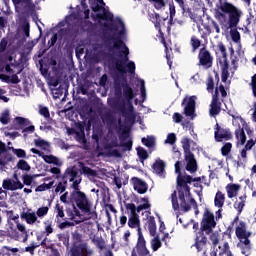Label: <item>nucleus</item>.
Segmentation results:
<instances>
[{"mask_svg": "<svg viewBox=\"0 0 256 256\" xmlns=\"http://www.w3.org/2000/svg\"><path fill=\"white\" fill-rule=\"evenodd\" d=\"M5 69L10 75H15L16 73H21V68L17 64H8V65H6Z\"/></svg>", "mask_w": 256, "mask_h": 256, "instance_id": "58836bf2", "label": "nucleus"}, {"mask_svg": "<svg viewBox=\"0 0 256 256\" xmlns=\"http://www.w3.org/2000/svg\"><path fill=\"white\" fill-rule=\"evenodd\" d=\"M143 220L146 221L145 226L148 229L151 237H155V233H157V224L155 223V218L151 216V212L145 211L143 212Z\"/></svg>", "mask_w": 256, "mask_h": 256, "instance_id": "2eb2a0df", "label": "nucleus"}, {"mask_svg": "<svg viewBox=\"0 0 256 256\" xmlns=\"http://www.w3.org/2000/svg\"><path fill=\"white\" fill-rule=\"evenodd\" d=\"M225 191L227 193L228 199H233V197H237V195H239L241 186L239 184L229 183L226 185Z\"/></svg>", "mask_w": 256, "mask_h": 256, "instance_id": "6ab92c4d", "label": "nucleus"}, {"mask_svg": "<svg viewBox=\"0 0 256 256\" xmlns=\"http://www.w3.org/2000/svg\"><path fill=\"white\" fill-rule=\"evenodd\" d=\"M169 13H170V23H173V19L175 18V14L177 11L175 10V3H169Z\"/></svg>", "mask_w": 256, "mask_h": 256, "instance_id": "3c124183", "label": "nucleus"}, {"mask_svg": "<svg viewBox=\"0 0 256 256\" xmlns=\"http://www.w3.org/2000/svg\"><path fill=\"white\" fill-rule=\"evenodd\" d=\"M47 213H49V207L44 206L37 210L36 215H37V217L41 218V217H45V215H47Z\"/></svg>", "mask_w": 256, "mask_h": 256, "instance_id": "5fc2aeb1", "label": "nucleus"}, {"mask_svg": "<svg viewBox=\"0 0 256 256\" xmlns=\"http://www.w3.org/2000/svg\"><path fill=\"white\" fill-rule=\"evenodd\" d=\"M191 45L193 47V51H196V49H199V47H201V41L198 40L197 37L192 36V38H191Z\"/></svg>", "mask_w": 256, "mask_h": 256, "instance_id": "6e6d98bb", "label": "nucleus"}, {"mask_svg": "<svg viewBox=\"0 0 256 256\" xmlns=\"http://www.w3.org/2000/svg\"><path fill=\"white\" fill-rule=\"evenodd\" d=\"M92 19L104 31H110L116 38L112 39V55L117 71L135 73V62H129V48L123 43L127 37V29L121 18H113V14L105 9L103 0H89Z\"/></svg>", "mask_w": 256, "mask_h": 256, "instance_id": "f257e3e1", "label": "nucleus"}, {"mask_svg": "<svg viewBox=\"0 0 256 256\" xmlns=\"http://www.w3.org/2000/svg\"><path fill=\"white\" fill-rule=\"evenodd\" d=\"M159 19H160L159 14L153 12L152 13V23H154L156 29H159Z\"/></svg>", "mask_w": 256, "mask_h": 256, "instance_id": "680f3d73", "label": "nucleus"}, {"mask_svg": "<svg viewBox=\"0 0 256 256\" xmlns=\"http://www.w3.org/2000/svg\"><path fill=\"white\" fill-rule=\"evenodd\" d=\"M195 101H197V96H186L182 102L186 117H191V119L195 117Z\"/></svg>", "mask_w": 256, "mask_h": 256, "instance_id": "ddd939ff", "label": "nucleus"}, {"mask_svg": "<svg viewBox=\"0 0 256 256\" xmlns=\"http://www.w3.org/2000/svg\"><path fill=\"white\" fill-rule=\"evenodd\" d=\"M153 171L159 177H165V162L163 160H156L153 164Z\"/></svg>", "mask_w": 256, "mask_h": 256, "instance_id": "393cba45", "label": "nucleus"}, {"mask_svg": "<svg viewBox=\"0 0 256 256\" xmlns=\"http://www.w3.org/2000/svg\"><path fill=\"white\" fill-rule=\"evenodd\" d=\"M232 147H233V145L231 144V143H226L223 147H222V149H221V151H222V155L225 157V156H227V155H229V153H231V149H232Z\"/></svg>", "mask_w": 256, "mask_h": 256, "instance_id": "864d4df0", "label": "nucleus"}, {"mask_svg": "<svg viewBox=\"0 0 256 256\" xmlns=\"http://www.w3.org/2000/svg\"><path fill=\"white\" fill-rule=\"evenodd\" d=\"M132 185L134 189L139 193L140 195H143L147 193V183L145 181L139 179V178H133L132 179Z\"/></svg>", "mask_w": 256, "mask_h": 256, "instance_id": "aec40b11", "label": "nucleus"}, {"mask_svg": "<svg viewBox=\"0 0 256 256\" xmlns=\"http://www.w3.org/2000/svg\"><path fill=\"white\" fill-rule=\"evenodd\" d=\"M176 142H177V135H175V133H169L167 135L165 143L169 145H175Z\"/></svg>", "mask_w": 256, "mask_h": 256, "instance_id": "09e8293b", "label": "nucleus"}, {"mask_svg": "<svg viewBox=\"0 0 256 256\" xmlns=\"http://www.w3.org/2000/svg\"><path fill=\"white\" fill-rule=\"evenodd\" d=\"M150 245L153 251H157L158 249H161V240L159 239V237H154L153 239H151Z\"/></svg>", "mask_w": 256, "mask_h": 256, "instance_id": "c03bdc74", "label": "nucleus"}, {"mask_svg": "<svg viewBox=\"0 0 256 256\" xmlns=\"http://www.w3.org/2000/svg\"><path fill=\"white\" fill-rule=\"evenodd\" d=\"M198 31L203 38H205V37L211 35V33H213L211 25H204L203 28H201V26H198Z\"/></svg>", "mask_w": 256, "mask_h": 256, "instance_id": "4c0bfd02", "label": "nucleus"}, {"mask_svg": "<svg viewBox=\"0 0 256 256\" xmlns=\"http://www.w3.org/2000/svg\"><path fill=\"white\" fill-rule=\"evenodd\" d=\"M236 235L238 239L241 241H245L251 235V233L247 232V228L245 227V222H239V225L236 227Z\"/></svg>", "mask_w": 256, "mask_h": 256, "instance_id": "4be33fe9", "label": "nucleus"}, {"mask_svg": "<svg viewBox=\"0 0 256 256\" xmlns=\"http://www.w3.org/2000/svg\"><path fill=\"white\" fill-rule=\"evenodd\" d=\"M220 67L222 71V81L225 83L229 78V64L227 63V60L220 61Z\"/></svg>", "mask_w": 256, "mask_h": 256, "instance_id": "72a5a7b5", "label": "nucleus"}, {"mask_svg": "<svg viewBox=\"0 0 256 256\" xmlns=\"http://www.w3.org/2000/svg\"><path fill=\"white\" fill-rule=\"evenodd\" d=\"M140 92L142 97V102L147 99V92L145 90V80H140Z\"/></svg>", "mask_w": 256, "mask_h": 256, "instance_id": "603ef678", "label": "nucleus"}, {"mask_svg": "<svg viewBox=\"0 0 256 256\" xmlns=\"http://www.w3.org/2000/svg\"><path fill=\"white\" fill-rule=\"evenodd\" d=\"M127 211H130L129 217H128V227L130 229H137L139 232V229H141V220H139V212H137V206L133 203L126 204Z\"/></svg>", "mask_w": 256, "mask_h": 256, "instance_id": "9b49d317", "label": "nucleus"}, {"mask_svg": "<svg viewBox=\"0 0 256 256\" xmlns=\"http://www.w3.org/2000/svg\"><path fill=\"white\" fill-rule=\"evenodd\" d=\"M35 132V126L30 125L26 128H24L23 133H24V137H27V135H29V133H34Z\"/></svg>", "mask_w": 256, "mask_h": 256, "instance_id": "69168bd1", "label": "nucleus"}, {"mask_svg": "<svg viewBox=\"0 0 256 256\" xmlns=\"http://www.w3.org/2000/svg\"><path fill=\"white\" fill-rule=\"evenodd\" d=\"M210 28H212V33H221V29L219 28V24H217V22L212 21L210 23Z\"/></svg>", "mask_w": 256, "mask_h": 256, "instance_id": "0e129e2a", "label": "nucleus"}, {"mask_svg": "<svg viewBox=\"0 0 256 256\" xmlns=\"http://www.w3.org/2000/svg\"><path fill=\"white\" fill-rule=\"evenodd\" d=\"M231 38L234 41V43H239V41L241 39V35L239 34V32L237 30H232Z\"/></svg>", "mask_w": 256, "mask_h": 256, "instance_id": "bf43d9fd", "label": "nucleus"}, {"mask_svg": "<svg viewBox=\"0 0 256 256\" xmlns=\"http://www.w3.org/2000/svg\"><path fill=\"white\" fill-rule=\"evenodd\" d=\"M217 227V222L215 221V215L209 211L205 210L201 222V229L202 231H205L207 234L211 233L213 229Z\"/></svg>", "mask_w": 256, "mask_h": 256, "instance_id": "f8f14e48", "label": "nucleus"}, {"mask_svg": "<svg viewBox=\"0 0 256 256\" xmlns=\"http://www.w3.org/2000/svg\"><path fill=\"white\" fill-rule=\"evenodd\" d=\"M2 187L7 191H17L18 189H23V183L19 180H4Z\"/></svg>", "mask_w": 256, "mask_h": 256, "instance_id": "a211bd4d", "label": "nucleus"}, {"mask_svg": "<svg viewBox=\"0 0 256 256\" xmlns=\"http://www.w3.org/2000/svg\"><path fill=\"white\" fill-rule=\"evenodd\" d=\"M17 226L11 221L8 222V235L11 237V239H14V241H21V243H27L29 239V232L27 231V227H25V224H22L20 222H16Z\"/></svg>", "mask_w": 256, "mask_h": 256, "instance_id": "0eeeda50", "label": "nucleus"}, {"mask_svg": "<svg viewBox=\"0 0 256 256\" xmlns=\"http://www.w3.org/2000/svg\"><path fill=\"white\" fill-rule=\"evenodd\" d=\"M60 201L65 205L69 204V193L66 192L60 196Z\"/></svg>", "mask_w": 256, "mask_h": 256, "instance_id": "338daca9", "label": "nucleus"}, {"mask_svg": "<svg viewBox=\"0 0 256 256\" xmlns=\"http://www.w3.org/2000/svg\"><path fill=\"white\" fill-rule=\"evenodd\" d=\"M40 245H42L43 247H47V239H44L41 243L32 242L28 247L25 248V251L33 255L35 253V249H37V247H40Z\"/></svg>", "mask_w": 256, "mask_h": 256, "instance_id": "473e14b6", "label": "nucleus"}, {"mask_svg": "<svg viewBox=\"0 0 256 256\" xmlns=\"http://www.w3.org/2000/svg\"><path fill=\"white\" fill-rule=\"evenodd\" d=\"M39 113H40V115H42V117H45V119H49V117H50L49 108H47V107L40 106Z\"/></svg>", "mask_w": 256, "mask_h": 256, "instance_id": "13d9d810", "label": "nucleus"}, {"mask_svg": "<svg viewBox=\"0 0 256 256\" xmlns=\"http://www.w3.org/2000/svg\"><path fill=\"white\" fill-rule=\"evenodd\" d=\"M205 245H207V237H205L203 234H199L195 243L197 251H203L205 249Z\"/></svg>", "mask_w": 256, "mask_h": 256, "instance_id": "c85d7f7f", "label": "nucleus"}, {"mask_svg": "<svg viewBox=\"0 0 256 256\" xmlns=\"http://www.w3.org/2000/svg\"><path fill=\"white\" fill-rule=\"evenodd\" d=\"M136 93L133 92V88H131L129 85L123 86V97L128 105H131V101H133Z\"/></svg>", "mask_w": 256, "mask_h": 256, "instance_id": "b1692460", "label": "nucleus"}, {"mask_svg": "<svg viewBox=\"0 0 256 256\" xmlns=\"http://www.w3.org/2000/svg\"><path fill=\"white\" fill-rule=\"evenodd\" d=\"M137 155L141 159V161H145L147 157H149V154H147V151L144 148H137Z\"/></svg>", "mask_w": 256, "mask_h": 256, "instance_id": "8fccbe9b", "label": "nucleus"}, {"mask_svg": "<svg viewBox=\"0 0 256 256\" xmlns=\"http://www.w3.org/2000/svg\"><path fill=\"white\" fill-rule=\"evenodd\" d=\"M54 213H56V219L57 221H61V219H63V217H65V210L63 205L57 203L55 205V209H54Z\"/></svg>", "mask_w": 256, "mask_h": 256, "instance_id": "c9c22d12", "label": "nucleus"}, {"mask_svg": "<svg viewBox=\"0 0 256 256\" xmlns=\"http://www.w3.org/2000/svg\"><path fill=\"white\" fill-rule=\"evenodd\" d=\"M152 2V5L156 11H165V7H167V2L169 0H149Z\"/></svg>", "mask_w": 256, "mask_h": 256, "instance_id": "f704fd0d", "label": "nucleus"}, {"mask_svg": "<svg viewBox=\"0 0 256 256\" xmlns=\"http://www.w3.org/2000/svg\"><path fill=\"white\" fill-rule=\"evenodd\" d=\"M243 17V11L227 0H219L216 5L215 18L224 29L237 27Z\"/></svg>", "mask_w": 256, "mask_h": 256, "instance_id": "20e7f679", "label": "nucleus"}, {"mask_svg": "<svg viewBox=\"0 0 256 256\" xmlns=\"http://www.w3.org/2000/svg\"><path fill=\"white\" fill-rule=\"evenodd\" d=\"M65 177L69 179L70 183H72L71 187L74 189L70 194V203L76 205L86 219H96L97 211L95 210V205L89 200L87 194L79 189L82 181L81 175H79L77 170L68 168Z\"/></svg>", "mask_w": 256, "mask_h": 256, "instance_id": "f03ea898", "label": "nucleus"}, {"mask_svg": "<svg viewBox=\"0 0 256 256\" xmlns=\"http://www.w3.org/2000/svg\"><path fill=\"white\" fill-rule=\"evenodd\" d=\"M138 206L136 207V212L141 213V211L146 209H151V203L149 202V198H140L138 201Z\"/></svg>", "mask_w": 256, "mask_h": 256, "instance_id": "bb28decb", "label": "nucleus"}, {"mask_svg": "<svg viewBox=\"0 0 256 256\" xmlns=\"http://www.w3.org/2000/svg\"><path fill=\"white\" fill-rule=\"evenodd\" d=\"M214 135L216 141L218 142L229 141V139H231V132H229V130L219 127V124H216Z\"/></svg>", "mask_w": 256, "mask_h": 256, "instance_id": "f3484780", "label": "nucleus"}, {"mask_svg": "<svg viewBox=\"0 0 256 256\" xmlns=\"http://www.w3.org/2000/svg\"><path fill=\"white\" fill-rule=\"evenodd\" d=\"M9 116H10V112L9 110H4L1 115H0V122L3 123V125H7V123H9Z\"/></svg>", "mask_w": 256, "mask_h": 256, "instance_id": "de8ad7c7", "label": "nucleus"}, {"mask_svg": "<svg viewBox=\"0 0 256 256\" xmlns=\"http://www.w3.org/2000/svg\"><path fill=\"white\" fill-rule=\"evenodd\" d=\"M86 51V55L88 57H91L95 63H99L101 59H103V51H101V48L99 45H93V44H86L83 48L78 47L76 48V54L77 55H83V53Z\"/></svg>", "mask_w": 256, "mask_h": 256, "instance_id": "1a4fd4ad", "label": "nucleus"}, {"mask_svg": "<svg viewBox=\"0 0 256 256\" xmlns=\"http://www.w3.org/2000/svg\"><path fill=\"white\" fill-rule=\"evenodd\" d=\"M181 143L185 153L186 171L195 173L197 171V160H195V156L191 153V147L195 145V142L188 137H184Z\"/></svg>", "mask_w": 256, "mask_h": 256, "instance_id": "423d86ee", "label": "nucleus"}, {"mask_svg": "<svg viewBox=\"0 0 256 256\" xmlns=\"http://www.w3.org/2000/svg\"><path fill=\"white\" fill-rule=\"evenodd\" d=\"M218 49L222 55L221 61H227V52H226L225 46L223 44H219Z\"/></svg>", "mask_w": 256, "mask_h": 256, "instance_id": "052dcab7", "label": "nucleus"}, {"mask_svg": "<svg viewBox=\"0 0 256 256\" xmlns=\"http://www.w3.org/2000/svg\"><path fill=\"white\" fill-rule=\"evenodd\" d=\"M12 150H13V153L15 155H17L18 157H22V158L27 157V154L25 153V150H23V149L12 148Z\"/></svg>", "mask_w": 256, "mask_h": 256, "instance_id": "e2e57ef3", "label": "nucleus"}, {"mask_svg": "<svg viewBox=\"0 0 256 256\" xmlns=\"http://www.w3.org/2000/svg\"><path fill=\"white\" fill-rule=\"evenodd\" d=\"M65 184H63V183H59L57 186H56V189H55V191H56V193H65Z\"/></svg>", "mask_w": 256, "mask_h": 256, "instance_id": "774afa93", "label": "nucleus"}, {"mask_svg": "<svg viewBox=\"0 0 256 256\" xmlns=\"http://www.w3.org/2000/svg\"><path fill=\"white\" fill-rule=\"evenodd\" d=\"M37 177V175H23L22 176V181L24 183V185L30 186L32 183H35V178Z\"/></svg>", "mask_w": 256, "mask_h": 256, "instance_id": "79ce46f5", "label": "nucleus"}, {"mask_svg": "<svg viewBox=\"0 0 256 256\" xmlns=\"http://www.w3.org/2000/svg\"><path fill=\"white\" fill-rule=\"evenodd\" d=\"M214 205L218 209H223V206L225 205V193L219 190L216 192V195L214 197Z\"/></svg>", "mask_w": 256, "mask_h": 256, "instance_id": "a878e982", "label": "nucleus"}, {"mask_svg": "<svg viewBox=\"0 0 256 256\" xmlns=\"http://www.w3.org/2000/svg\"><path fill=\"white\" fill-rule=\"evenodd\" d=\"M198 59H199L200 65H202L203 67H206V69H209V67L213 65V58H211V54L206 49L200 50Z\"/></svg>", "mask_w": 256, "mask_h": 256, "instance_id": "dca6fc26", "label": "nucleus"}, {"mask_svg": "<svg viewBox=\"0 0 256 256\" xmlns=\"http://www.w3.org/2000/svg\"><path fill=\"white\" fill-rule=\"evenodd\" d=\"M247 202V195H241L238 200L234 203V209L241 213L243 211V207H245V203Z\"/></svg>", "mask_w": 256, "mask_h": 256, "instance_id": "c756f323", "label": "nucleus"}, {"mask_svg": "<svg viewBox=\"0 0 256 256\" xmlns=\"http://www.w3.org/2000/svg\"><path fill=\"white\" fill-rule=\"evenodd\" d=\"M249 243H250L249 239H245V241H241L238 244V247L241 250L242 255H245V256L251 255V245Z\"/></svg>", "mask_w": 256, "mask_h": 256, "instance_id": "cd10ccee", "label": "nucleus"}, {"mask_svg": "<svg viewBox=\"0 0 256 256\" xmlns=\"http://www.w3.org/2000/svg\"><path fill=\"white\" fill-rule=\"evenodd\" d=\"M21 218L24 219L28 225H35V223H39L37 213H35L34 211L24 212L21 215Z\"/></svg>", "mask_w": 256, "mask_h": 256, "instance_id": "5701e85b", "label": "nucleus"}, {"mask_svg": "<svg viewBox=\"0 0 256 256\" xmlns=\"http://www.w3.org/2000/svg\"><path fill=\"white\" fill-rule=\"evenodd\" d=\"M142 143L149 148L155 147V137L147 136L146 138H142Z\"/></svg>", "mask_w": 256, "mask_h": 256, "instance_id": "37998d69", "label": "nucleus"}, {"mask_svg": "<svg viewBox=\"0 0 256 256\" xmlns=\"http://www.w3.org/2000/svg\"><path fill=\"white\" fill-rule=\"evenodd\" d=\"M223 234L215 231L210 232L209 241L213 245V256H233L229 249V243L223 241Z\"/></svg>", "mask_w": 256, "mask_h": 256, "instance_id": "39448f33", "label": "nucleus"}, {"mask_svg": "<svg viewBox=\"0 0 256 256\" xmlns=\"http://www.w3.org/2000/svg\"><path fill=\"white\" fill-rule=\"evenodd\" d=\"M132 256H153L151 252H149V249H147V241H145L141 229L138 230L137 244L132 251Z\"/></svg>", "mask_w": 256, "mask_h": 256, "instance_id": "9d476101", "label": "nucleus"}, {"mask_svg": "<svg viewBox=\"0 0 256 256\" xmlns=\"http://www.w3.org/2000/svg\"><path fill=\"white\" fill-rule=\"evenodd\" d=\"M233 117V126L236 127L235 135L238 145H245L247 137L245 136V128L247 127V122L243 120L238 114H232Z\"/></svg>", "mask_w": 256, "mask_h": 256, "instance_id": "6e6552de", "label": "nucleus"}, {"mask_svg": "<svg viewBox=\"0 0 256 256\" xmlns=\"http://www.w3.org/2000/svg\"><path fill=\"white\" fill-rule=\"evenodd\" d=\"M42 159L45 161V163H49L52 165H57L58 167H61L63 165V162L59 160V158L53 156V155H45L43 154Z\"/></svg>", "mask_w": 256, "mask_h": 256, "instance_id": "7c9ffc66", "label": "nucleus"}, {"mask_svg": "<svg viewBox=\"0 0 256 256\" xmlns=\"http://www.w3.org/2000/svg\"><path fill=\"white\" fill-rule=\"evenodd\" d=\"M34 143H35L36 147H40L44 151H47V149H49V146H50L49 142H47L41 138L35 139Z\"/></svg>", "mask_w": 256, "mask_h": 256, "instance_id": "ea45409f", "label": "nucleus"}, {"mask_svg": "<svg viewBox=\"0 0 256 256\" xmlns=\"http://www.w3.org/2000/svg\"><path fill=\"white\" fill-rule=\"evenodd\" d=\"M71 256H91V250H88L85 244L74 246Z\"/></svg>", "mask_w": 256, "mask_h": 256, "instance_id": "412c9836", "label": "nucleus"}, {"mask_svg": "<svg viewBox=\"0 0 256 256\" xmlns=\"http://www.w3.org/2000/svg\"><path fill=\"white\" fill-rule=\"evenodd\" d=\"M79 167L84 175H87V177H95L97 175V172L92 170L91 168L84 166L83 163H79Z\"/></svg>", "mask_w": 256, "mask_h": 256, "instance_id": "e433bc0d", "label": "nucleus"}, {"mask_svg": "<svg viewBox=\"0 0 256 256\" xmlns=\"http://www.w3.org/2000/svg\"><path fill=\"white\" fill-rule=\"evenodd\" d=\"M193 181H196L194 183V187L197 189H200V191L203 189L201 186V178H197L196 180H193V178L189 175H181L179 174L177 177V185H178V200H177V191H174L171 195V201H172V207L174 211H177V209H180L182 211H189L191 207H197V202H195V199L191 197V191L189 190L188 183H193Z\"/></svg>", "mask_w": 256, "mask_h": 256, "instance_id": "7ed1b4c3", "label": "nucleus"}, {"mask_svg": "<svg viewBox=\"0 0 256 256\" xmlns=\"http://www.w3.org/2000/svg\"><path fill=\"white\" fill-rule=\"evenodd\" d=\"M12 3H14L16 13H29L35 7L33 0H12Z\"/></svg>", "mask_w": 256, "mask_h": 256, "instance_id": "4468645a", "label": "nucleus"}, {"mask_svg": "<svg viewBox=\"0 0 256 256\" xmlns=\"http://www.w3.org/2000/svg\"><path fill=\"white\" fill-rule=\"evenodd\" d=\"M18 169L21 171H31V166H29V163L25 160H19L17 163Z\"/></svg>", "mask_w": 256, "mask_h": 256, "instance_id": "a18cd8bd", "label": "nucleus"}, {"mask_svg": "<svg viewBox=\"0 0 256 256\" xmlns=\"http://www.w3.org/2000/svg\"><path fill=\"white\" fill-rule=\"evenodd\" d=\"M45 225V233L47 236L51 235V233H53V224L51 223V221H46L44 223Z\"/></svg>", "mask_w": 256, "mask_h": 256, "instance_id": "4d7b16f0", "label": "nucleus"}, {"mask_svg": "<svg viewBox=\"0 0 256 256\" xmlns=\"http://www.w3.org/2000/svg\"><path fill=\"white\" fill-rule=\"evenodd\" d=\"M53 185H55V182L54 181H51L50 183H43L41 185H39L35 191L36 193H41L43 191H48V189H51V187H53Z\"/></svg>", "mask_w": 256, "mask_h": 256, "instance_id": "a19ab883", "label": "nucleus"}, {"mask_svg": "<svg viewBox=\"0 0 256 256\" xmlns=\"http://www.w3.org/2000/svg\"><path fill=\"white\" fill-rule=\"evenodd\" d=\"M220 112H221V107L219 106V102L217 98L214 97L210 105V115L211 117H215V115H219Z\"/></svg>", "mask_w": 256, "mask_h": 256, "instance_id": "2f4dec72", "label": "nucleus"}, {"mask_svg": "<svg viewBox=\"0 0 256 256\" xmlns=\"http://www.w3.org/2000/svg\"><path fill=\"white\" fill-rule=\"evenodd\" d=\"M15 123H17V125H20V127H27L28 125H31V121L23 117H16Z\"/></svg>", "mask_w": 256, "mask_h": 256, "instance_id": "49530a36", "label": "nucleus"}]
</instances>
